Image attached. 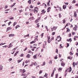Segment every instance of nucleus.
I'll use <instances>...</instances> for the list:
<instances>
[{
    "label": "nucleus",
    "mask_w": 78,
    "mask_h": 78,
    "mask_svg": "<svg viewBox=\"0 0 78 78\" xmlns=\"http://www.w3.org/2000/svg\"><path fill=\"white\" fill-rule=\"evenodd\" d=\"M67 41H68V42H72V39L71 38H70L69 39H67Z\"/></svg>",
    "instance_id": "13"
},
{
    "label": "nucleus",
    "mask_w": 78,
    "mask_h": 78,
    "mask_svg": "<svg viewBox=\"0 0 78 78\" xmlns=\"http://www.w3.org/2000/svg\"><path fill=\"white\" fill-rule=\"evenodd\" d=\"M75 78H78V76H75Z\"/></svg>",
    "instance_id": "57"
},
{
    "label": "nucleus",
    "mask_w": 78,
    "mask_h": 78,
    "mask_svg": "<svg viewBox=\"0 0 78 78\" xmlns=\"http://www.w3.org/2000/svg\"><path fill=\"white\" fill-rule=\"evenodd\" d=\"M68 70H69V73H70V72H71V71H72V68H71V67H70L68 69Z\"/></svg>",
    "instance_id": "6"
},
{
    "label": "nucleus",
    "mask_w": 78,
    "mask_h": 78,
    "mask_svg": "<svg viewBox=\"0 0 78 78\" xmlns=\"http://www.w3.org/2000/svg\"><path fill=\"white\" fill-rule=\"evenodd\" d=\"M31 77H32V78H36V77L35 76H32Z\"/></svg>",
    "instance_id": "64"
},
{
    "label": "nucleus",
    "mask_w": 78,
    "mask_h": 78,
    "mask_svg": "<svg viewBox=\"0 0 78 78\" xmlns=\"http://www.w3.org/2000/svg\"><path fill=\"white\" fill-rule=\"evenodd\" d=\"M4 45L3 43H2L1 44H0V46H1V45Z\"/></svg>",
    "instance_id": "43"
},
{
    "label": "nucleus",
    "mask_w": 78,
    "mask_h": 78,
    "mask_svg": "<svg viewBox=\"0 0 78 78\" xmlns=\"http://www.w3.org/2000/svg\"><path fill=\"white\" fill-rule=\"evenodd\" d=\"M48 43H50L51 41V39H50V36H48Z\"/></svg>",
    "instance_id": "1"
},
{
    "label": "nucleus",
    "mask_w": 78,
    "mask_h": 78,
    "mask_svg": "<svg viewBox=\"0 0 78 78\" xmlns=\"http://www.w3.org/2000/svg\"><path fill=\"white\" fill-rule=\"evenodd\" d=\"M67 47H68L69 46V44L67 43Z\"/></svg>",
    "instance_id": "44"
},
{
    "label": "nucleus",
    "mask_w": 78,
    "mask_h": 78,
    "mask_svg": "<svg viewBox=\"0 0 78 78\" xmlns=\"http://www.w3.org/2000/svg\"><path fill=\"white\" fill-rule=\"evenodd\" d=\"M45 62H44L43 63V64L42 65V66H45Z\"/></svg>",
    "instance_id": "38"
},
{
    "label": "nucleus",
    "mask_w": 78,
    "mask_h": 78,
    "mask_svg": "<svg viewBox=\"0 0 78 78\" xmlns=\"http://www.w3.org/2000/svg\"><path fill=\"white\" fill-rule=\"evenodd\" d=\"M35 11L36 12H38L37 10H36V9H35Z\"/></svg>",
    "instance_id": "63"
},
{
    "label": "nucleus",
    "mask_w": 78,
    "mask_h": 78,
    "mask_svg": "<svg viewBox=\"0 0 78 78\" xmlns=\"http://www.w3.org/2000/svg\"><path fill=\"white\" fill-rule=\"evenodd\" d=\"M3 69V67L2 66L0 67V71H1V70H2Z\"/></svg>",
    "instance_id": "25"
},
{
    "label": "nucleus",
    "mask_w": 78,
    "mask_h": 78,
    "mask_svg": "<svg viewBox=\"0 0 78 78\" xmlns=\"http://www.w3.org/2000/svg\"><path fill=\"white\" fill-rule=\"evenodd\" d=\"M54 34H55V32H53L52 33V35H54Z\"/></svg>",
    "instance_id": "50"
},
{
    "label": "nucleus",
    "mask_w": 78,
    "mask_h": 78,
    "mask_svg": "<svg viewBox=\"0 0 78 78\" xmlns=\"http://www.w3.org/2000/svg\"><path fill=\"white\" fill-rule=\"evenodd\" d=\"M57 57L56 56H55V57H54V59H57Z\"/></svg>",
    "instance_id": "62"
},
{
    "label": "nucleus",
    "mask_w": 78,
    "mask_h": 78,
    "mask_svg": "<svg viewBox=\"0 0 78 78\" xmlns=\"http://www.w3.org/2000/svg\"><path fill=\"white\" fill-rule=\"evenodd\" d=\"M49 64H52V61L51 60H50L49 62Z\"/></svg>",
    "instance_id": "20"
},
{
    "label": "nucleus",
    "mask_w": 78,
    "mask_h": 78,
    "mask_svg": "<svg viewBox=\"0 0 78 78\" xmlns=\"http://www.w3.org/2000/svg\"><path fill=\"white\" fill-rule=\"evenodd\" d=\"M12 58H9V61H12Z\"/></svg>",
    "instance_id": "34"
},
{
    "label": "nucleus",
    "mask_w": 78,
    "mask_h": 78,
    "mask_svg": "<svg viewBox=\"0 0 78 78\" xmlns=\"http://www.w3.org/2000/svg\"><path fill=\"white\" fill-rule=\"evenodd\" d=\"M57 39H60V40H58V42H59L60 41H61V37H60L59 36H57Z\"/></svg>",
    "instance_id": "5"
},
{
    "label": "nucleus",
    "mask_w": 78,
    "mask_h": 78,
    "mask_svg": "<svg viewBox=\"0 0 78 78\" xmlns=\"http://www.w3.org/2000/svg\"><path fill=\"white\" fill-rule=\"evenodd\" d=\"M59 18H61V13L59 14Z\"/></svg>",
    "instance_id": "29"
},
{
    "label": "nucleus",
    "mask_w": 78,
    "mask_h": 78,
    "mask_svg": "<svg viewBox=\"0 0 78 78\" xmlns=\"http://www.w3.org/2000/svg\"><path fill=\"white\" fill-rule=\"evenodd\" d=\"M44 9H43V10H42V11H41V12H43V13H44Z\"/></svg>",
    "instance_id": "46"
},
{
    "label": "nucleus",
    "mask_w": 78,
    "mask_h": 78,
    "mask_svg": "<svg viewBox=\"0 0 78 78\" xmlns=\"http://www.w3.org/2000/svg\"><path fill=\"white\" fill-rule=\"evenodd\" d=\"M73 67H75V62H73Z\"/></svg>",
    "instance_id": "36"
},
{
    "label": "nucleus",
    "mask_w": 78,
    "mask_h": 78,
    "mask_svg": "<svg viewBox=\"0 0 78 78\" xmlns=\"http://www.w3.org/2000/svg\"><path fill=\"white\" fill-rule=\"evenodd\" d=\"M30 8H33V6L31 5L30 6Z\"/></svg>",
    "instance_id": "51"
},
{
    "label": "nucleus",
    "mask_w": 78,
    "mask_h": 78,
    "mask_svg": "<svg viewBox=\"0 0 78 78\" xmlns=\"http://www.w3.org/2000/svg\"><path fill=\"white\" fill-rule=\"evenodd\" d=\"M33 58L34 59H37V56L36 55H35L33 56Z\"/></svg>",
    "instance_id": "14"
},
{
    "label": "nucleus",
    "mask_w": 78,
    "mask_h": 78,
    "mask_svg": "<svg viewBox=\"0 0 78 78\" xmlns=\"http://www.w3.org/2000/svg\"><path fill=\"white\" fill-rule=\"evenodd\" d=\"M25 72H26V71L25 70V69H23V71L22 72V73H24Z\"/></svg>",
    "instance_id": "17"
},
{
    "label": "nucleus",
    "mask_w": 78,
    "mask_h": 78,
    "mask_svg": "<svg viewBox=\"0 0 78 78\" xmlns=\"http://www.w3.org/2000/svg\"><path fill=\"white\" fill-rule=\"evenodd\" d=\"M44 33H43L41 34V38H42V37H43V36H44Z\"/></svg>",
    "instance_id": "26"
},
{
    "label": "nucleus",
    "mask_w": 78,
    "mask_h": 78,
    "mask_svg": "<svg viewBox=\"0 0 78 78\" xmlns=\"http://www.w3.org/2000/svg\"><path fill=\"white\" fill-rule=\"evenodd\" d=\"M7 47H8L7 45H5L4 46H2V47L3 48H6Z\"/></svg>",
    "instance_id": "35"
},
{
    "label": "nucleus",
    "mask_w": 78,
    "mask_h": 78,
    "mask_svg": "<svg viewBox=\"0 0 78 78\" xmlns=\"http://www.w3.org/2000/svg\"><path fill=\"white\" fill-rule=\"evenodd\" d=\"M30 54H28L27 56V58H30Z\"/></svg>",
    "instance_id": "12"
},
{
    "label": "nucleus",
    "mask_w": 78,
    "mask_h": 78,
    "mask_svg": "<svg viewBox=\"0 0 78 78\" xmlns=\"http://www.w3.org/2000/svg\"><path fill=\"white\" fill-rule=\"evenodd\" d=\"M28 3H29V4H31V0H29L28 1Z\"/></svg>",
    "instance_id": "19"
},
{
    "label": "nucleus",
    "mask_w": 78,
    "mask_h": 78,
    "mask_svg": "<svg viewBox=\"0 0 78 78\" xmlns=\"http://www.w3.org/2000/svg\"><path fill=\"white\" fill-rule=\"evenodd\" d=\"M43 5H45V7H47V5H46V4H45L43 3Z\"/></svg>",
    "instance_id": "56"
},
{
    "label": "nucleus",
    "mask_w": 78,
    "mask_h": 78,
    "mask_svg": "<svg viewBox=\"0 0 78 78\" xmlns=\"http://www.w3.org/2000/svg\"><path fill=\"white\" fill-rule=\"evenodd\" d=\"M34 42H36V40H34V41H32L30 42V44H34Z\"/></svg>",
    "instance_id": "11"
},
{
    "label": "nucleus",
    "mask_w": 78,
    "mask_h": 78,
    "mask_svg": "<svg viewBox=\"0 0 78 78\" xmlns=\"http://www.w3.org/2000/svg\"><path fill=\"white\" fill-rule=\"evenodd\" d=\"M12 28L11 27H9L7 28V30H6V32H8V31L11 30Z\"/></svg>",
    "instance_id": "4"
},
{
    "label": "nucleus",
    "mask_w": 78,
    "mask_h": 78,
    "mask_svg": "<svg viewBox=\"0 0 78 78\" xmlns=\"http://www.w3.org/2000/svg\"><path fill=\"white\" fill-rule=\"evenodd\" d=\"M54 73H55V71H54V70H53V71L51 74V77H53V75H54Z\"/></svg>",
    "instance_id": "8"
},
{
    "label": "nucleus",
    "mask_w": 78,
    "mask_h": 78,
    "mask_svg": "<svg viewBox=\"0 0 78 78\" xmlns=\"http://www.w3.org/2000/svg\"><path fill=\"white\" fill-rule=\"evenodd\" d=\"M42 73V71H40L39 73V74H41Z\"/></svg>",
    "instance_id": "52"
},
{
    "label": "nucleus",
    "mask_w": 78,
    "mask_h": 78,
    "mask_svg": "<svg viewBox=\"0 0 78 78\" xmlns=\"http://www.w3.org/2000/svg\"><path fill=\"white\" fill-rule=\"evenodd\" d=\"M8 5H5V9H6L7 8H8Z\"/></svg>",
    "instance_id": "40"
},
{
    "label": "nucleus",
    "mask_w": 78,
    "mask_h": 78,
    "mask_svg": "<svg viewBox=\"0 0 78 78\" xmlns=\"http://www.w3.org/2000/svg\"><path fill=\"white\" fill-rule=\"evenodd\" d=\"M67 31L66 33H67V32H69L70 31V30H69V29L68 28H67Z\"/></svg>",
    "instance_id": "18"
},
{
    "label": "nucleus",
    "mask_w": 78,
    "mask_h": 78,
    "mask_svg": "<svg viewBox=\"0 0 78 78\" xmlns=\"http://www.w3.org/2000/svg\"><path fill=\"white\" fill-rule=\"evenodd\" d=\"M29 34H28L27 35H26L24 37H29Z\"/></svg>",
    "instance_id": "37"
},
{
    "label": "nucleus",
    "mask_w": 78,
    "mask_h": 78,
    "mask_svg": "<svg viewBox=\"0 0 78 78\" xmlns=\"http://www.w3.org/2000/svg\"><path fill=\"white\" fill-rule=\"evenodd\" d=\"M74 37L75 38H77V37H78L77 36H74Z\"/></svg>",
    "instance_id": "59"
},
{
    "label": "nucleus",
    "mask_w": 78,
    "mask_h": 78,
    "mask_svg": "<svg viewBox=\"0 0 78 78\" xmlns=\"http://www.w3.org/2000/svg\"><path fill=\"white\" fill-rule=\"evenodd\" d=\"M41 3H40V2H38V3H37V5H40Z\"/></svg>",
    "instance_id": "55"
},
{
    "label": "nucleus",
    "mask_w": 78,
    "mask_h": 78,
    "mask_svg": "<svg viewBox=\"0 0 78 78\" xmlns=\"http://www.w3.org/2000/svg\"><path fill=\"white\" fill-rule=\"evenodd\" d=\"M57 27H57L54 26L53 27L54 30H56V29H57Z\"/></svg>",
    "instance_id": "10"
},
{
    "label": "nucleus",
    "mask_w": 78,
    "mask_h": 78,
    "mask_svg": "<svg viewBox=\"0 0 78 78\" xmlns=\"http://www.w3.org/2000/svg\"><path fill=\"white\" fill-rule=\"evenodd\" d=\"M69 54H70V55H73V53H72V52H70L69 53Z\"/></svg>",
    "instance_id": "47"
},
{
    "label": "nucleus",
    "mask_w": 78,
    "mask_h": 78,
    "mask_svg": "<svg viewBox=\"0 0 78 78\" xmlns=\"http://www.w3.org/2000/svg\"><path fill=\"white\" fill-rule=\"evenodd\" d=\"M14 36V34H11L9 36V37H12V36Z\"/></svg>",
    "instance_id": "21"
},
{
    "label": "nucleus",
    "mask_w": 78,
    "mask_h": 78,
    "mask_svg": "<svg viewBox=\"0 0 78 78\" xmlns=\"http://www.w3.org/2000/svg\"><path fill=\"white\" fill-rule=\"evenodd\" d=\"M65 64H64V63L63 62H62V63H61V65H62V66H64V65Z\"/></svg>",
    "instance_id": "16"
},
{
    "label": "nucleus",
    "mask_w": 78,
    "mask_h": 78,
    "mask_svg": "<svg viewBox=\"0 0 78 78\" xmlns=\"http://www.w3.org/2000/svg\"><path fill=\"white\" fill-rule=\"evenodd\" d=\"M50 9H51V8H50V7H49L47 9V12H48L50 11Z\"/></svg>",
    "instance_id": "15"
},
{
    "label": "nucleus",
    "mask_w": 78,
    "mask_h": 78,
    "mask_svg": "<svg viewBox=\"0 0 78 78\" xmlns=\"http://www.w3.org/2000/svg\"><path fill=\"white\" fill-rule=\"evenodd\" d=\"M62 68H60L58 69V71L59 72L60 70H62Z\"/></svg>",
    "instance_id": "22"
},
{
    "label": "nucleus",
    "mask_w": 78,
    "mask_h": 78,
    "mask_svg": "<svg viewBox=\"0 0 78 78\" xmlns=\"http://www.w3.org/2000/svg\"><path fill=\"white\" fill-rule=\"evenodd\" d=\"M21 61H22V60H18V63H19V62H21Z\"/></svg>",
    "instance_id": "32"
},
{
    "label": "nucleus",
    "mask_w": 78,
    "mask_h": 78,
    "mask_svg": "<svg viewBox=\"0 0 78 78\" xmlns=\"http://www.w3.org/2000/svg\"><path fill=\"white\" fill-rule=\"evenodd\" d=\"M59 10L60 11H62V10L61 9V8H60V7H59Z\"/></svg>",
    "instance_id": "58"
},
{
    "label": "nucleus",
    "mask_w": 78,
    "mask_h": 78,
    "mask_svg": "<svg viewBox=\"0 0 78 78\" xmlns=\"http://www.w3.org/2000/svg\"><path fill=\"white\" fill-rule=\"evenodd\" d=\"M45 28H46V29L47 31H48V27H47V26H45Z\"/></svg>",
    "instance_id": "30"
},
{
    "label": "nucleus",
    "mask_w": 78,
    "mask_h": 78,
    "mask_svg": "<svg viewBox=\"0 0 78 78\" xmlns=\"http://www.w3.org/2000/svg\"><path fill=\"white\" fill-rule=\"evenodd\" d=\"M66 20H63V23H66Z\"/></svg>",
    "instance_id": "28"
},
{
    "label": "nucleus",
    "mask_w": 78,
    "mask_h": 78,
    "mask_svg": "<svg viewBox=\"0 0 78 78\" xmlns=\"http://www.w3.org/2000/svg\"><path fill=\"white\" fill-rule=\"evenodd\" d=\"M19 53V51H17V52H16L15 55H14V56H16L17 55V53Z\"/></svg>",
    "instance_id": "24"
},
{
    "label": "nucleus",
    "mask_w": 78,
    "mask_h": 78,
    "mask_svg": "<svg viewBox=\"0 0 78 78\" xmlns=\"http://www.w3.org/2000/svg\"><path fill=\"white\" fill-rule=\"evenodd\" d=\"M12 46V44H11V43L9 44V47Z\"/></svg>",
    "instance_id": "54"
},
{
    "label": "nucleus",
    "mask_w": 78,
    "mask_h": 78,
    "mask_svg": "<svg viewBox=\"0 0 78 78\" xmlns=\"http://www.w3.org/2000/svg\"><path fill=\"white\" fill-rule=\"evenodd\" d=\"M60 48H62V46L61 45V44H60Z\"/></svg>",
    "instance_id": "61"
},
{
    "label": "nucleus",
    "mask_w": 78,
    "mask_h": 78,
    "mask_svg": "<svg viewBox=\"0 0 78 78\" xmlns=\"http://www.w3.org/2000/svg\"><path fill=\"white\" fill-rule=\"evenodd\" d=\"M37 63H36V62H35L34 63V66H37Z\"/></svg>",
    "instance_id": "31"
},
{
    "label": "nucleus",
    "mask_w": 78,
    "mask_h": 78,
    "mask_svg": "<svg viewBox=\"0 0 78 78\" xmlns=\"http://www.w3.org/2000/svg\"><path fill=\"white\" fill-rule=\"evenodd\" d=\"M18 27H20V26H17L16 27V29H17Z\"/></svg>",
    "instance_id": "42"
},
{
    "label": "nucleus",
    "mask_w": 78,
    "mask_h": 78,
    "mask_svg": "<svg viewBox=\"0 0 78 78\" xmlns=\"http://www.w3.org/2000/svg\"><path fill=\"white\" fill-rule=\"evenodd\" d=\"M47 5L48 6H50V3L49 2L47 3Z\"/></svg>",
    "instance_id": "39"
},
{
    "label": "nucleus",
    "mask_w": 78,
    "mask_h": 78,
    "mask_svg": "<svg viewBox=\"0 0 78 78\" xmlns=\"http://www.w3.org/2000/svg\"><path fill=\"white\" fill-rule=\"evenodd\" d=\"M69 25H70V23H67L66 25V26H68Z\"/></svg>",
    "instance_id": "48"
},
{
    "label": "nucleus",
    "mask_w": 78,
    "mask_h": 78,
    "mask_svg": "<svg viewBox=\"0 0 78 78\" xmlns=\"http://www.w3.org/2000/svg\"><path fill=\"white\" fill-rule=\"evenodd\" d=\"M14 19V17H11V18L9 20H12V19Z\"/></svg>",
    "instance_id": "49"
},
{
    "label": "nucleus",
    "mask_w": 78,
    "mask_h": 78,
    "mask_svg": "<svg viewBox=\"0 0 78 78\" xmlns=\"http://www.w3.org/2000/svg\"><path fill=\"white\" fill-rule=\"evenodd\" d=\"M16 24H17V22H15L13 24V27H14L15 25H16Z\"/></svg>",
    "instance_id": "23"
},
{
    "label": "nucleus",
    "mask_w": 78,
    "mask_h": 78,
    "mask_svg": "<svg viewBox=\"0 0 78 78\" xmlns=\"http://www.w3.org/2000/svg\"><path fill=\"white\" fill-rule=\"evenodd\" d=\"M39 27V23L37 24V27Z\"/></svg>",
    "instance_id": "60"
},
{
    "label": "nucleus",
    "mask_w": 78,
    "mask_h": 78,
    "mask_svg": "<svg viewBox=\"0 0 78 78\" xmlns=\"http://www.w3.org/2000/svg\"><path fill=\"white\" fill-rule=\"evenodd\" d=\"M77 27H78L76 25H75V27L73 28V30H74V31H76V30H78V29H77Z\"/></svg>",
    "instance_id": "3"
},
{
    "label": "nucleus",
    "mask_w": 78,
    "mask_h": 78,
    "mask_svg": "<svg viewBox=\"0 0 78 78\" xmlns=\"http://www.w3.org/2000/svg\"><path fill=\"white\" fill-rule=\"evenodd\" d=\"M47 76V74L46 73L45 74V75L44 76V77H46V76Z\"/></svg>",
    "instance_id": "41"
},
{
    "label": "nucleus",
    "mask_w": 78,
    "mask_h": 78,
    "mask_svg": "<svg viewBox=\"0 0 78 78\" xmlns=\"http://www.w3.org/2000/svg\"><path fill=\"white\" fill-rule=\"evenodd\" d=\"M25 75H26V74H21V76H25Z\"/></svg>",
    "instance_id": "53"
},
{
    "label": "nucleus",
    "mask_w": 78,
    "mask_h": 78,
    "mask_svg": "<svg viewBox=\"0 0 78 78\" xmlns=\"http://www.w3.org/2000/svg\"><path fill=\"white\" fill-rule=\"evenodd\" d=\"M68 59H70L71 60H72V59H73V57H67Z\"/></svg>",
    "instance_id": "7"
},
{
    "label": "nucleus",
    "mask_w": 78,
    "mask_h": 78,
    "mask_svg": "<svg viewBox=\"0 0 78 78\" xmlns=\"http://www.w3.org/2000/svg\"><path fill=\"white\" fill-rule=\"evenodd\" d=\"M10 23H11V22L10 21L8 23V25H9L10 24Z\"/></svg>",
    "instance_id": "45"
},
{
    "label": "nucleus",
    "mask_w": 78,
    "mask_h": 78,
    "mask_svg": "<svg viewBox=\"0 0 78 78\" xmlns=\"http://www.w3.org/2000/svg\"><path fill=\"white\" fill-rule=\"evenodd\" d=\"M66 7H67V6L66 5H64L63 6V8L65 9L66 8Z\"/></svg>",
    "instance_id": "9"
},
{
    "label": "nucleus",
    "mask_w": 78,
    "mask_h": 78,
    "mask_svg": "<svg viewBox=\"0 0 78 78\" xmlns=\"http://www.w3.org/2000/svg\"><path fill=\"white\" fill-rule=\"evenodd\" d=\"M75 2H76V1H75V0H73L72 2V3H75Z\"/></svg>",
    "instance_id": "27"
},
{
    "label": "nucleus",
    "mask_w": 78,
    "mask_h": 78,
    "mask_svg": "<svg viewBox=\"0 0 78 78\" xmlns=\"http://www.w3.org/2000/svg\"><path fill=\"white\" fill-rule=\"evenodd\" d=\"M74 17H77V14H76V12H74Z\"/></svg>",
    "instance_id": "2"
},
{
    "label": "nucleus",
    "mask_w": 78,
    "mask_h": 78,
    "mask_svg": "<svg viewBox=\"0 0 78 78\" xmlns=\"http://www.w3.org/2000/svg\"><path fill=\"white\" fill-rule=\"evenodd\" d=\"M58 74L57 73L56 75L55 78H58Z\"/></svg>",
    "instance_id": "33"
}]
</instances>
